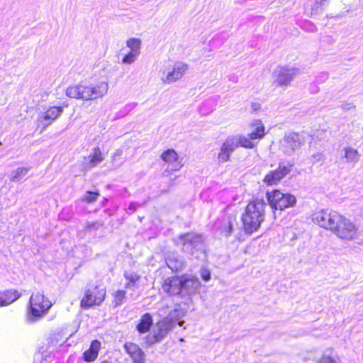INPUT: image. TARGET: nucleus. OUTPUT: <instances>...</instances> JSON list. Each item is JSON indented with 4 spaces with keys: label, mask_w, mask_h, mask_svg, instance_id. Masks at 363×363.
Here are the masks:
<instances>
[{
    "label": "nucleus",
    "mask_w": 363,
    "mask_h": 363,
    "mask_svg": "<svg viewBox=\"0 0 363 363\" xmlns=\"http://www.w3.org/2000/svg\"><path fill=\"white\" fill-rule=\"evenodd\" d=\"M267 204L263 199L250 201L242 215V230L247 235L257 231L264 220L265 208Z\"/></svg>",
    "instance_id": "1"
},
{
    "label": "nucleus",
    "mask_w": 363,
    "mask_h": 363,
    "mask_svg": "<svg viewBox=\"0 0 363 363\" xmlns=\"http://www.w3.org/2000/svg\"><path fill=\"white\" fill-rule=\"evenodd\" d=\"M108 84L106 82L91 84L88 82H81L78 84L69 86L66 95L72 99L83 101L95 100L103 97L108 92Z\"/></svg>",
    "instance_id": "2"
},
{
    "label": "nucleus",
    "mask_w": 363,
    "mask_h": 363,
    "mask_svg": "<svg viewBox=\"0 0 363 363\" xmlns=\"http://www.w3.org/2000/svg\"><path fill=\"white\" fill-rule=\"evenodd\" d=\"M50 301L43 293H33L30 297L26 311V321L35 323L45 316L52 306Z\"/></svg>",
    "instance_id": "3"
},
{
    "label": "nucleus",
    "mask_w": 363,
    "mask_h": 363,
    "mask_svg": "<svg viewBox=\"0 0 363 363\" xmlns=\"http://www.w3.org/2000/svg\"><path fill=\"white\" fill-rule=\"evenodd\" d=\"M178 245H182V250L195 258L205 256V245L203 238L200 234L187 233L182 234L178 238Z\"/></svg>",
    "instance_id": "4"
},
{
    "label": "nucleus",
    "mask_w": 363,
    "mask_h": 363,
    "mask_svg": "<svg viewBox=\"0 0 363 363\" xmlns=\"http://www.w3.org/2000/svg\"><path fill=\"white\" fill-rule=\"evenodd\" d=\"M266 198L268 204L274 211H283L286 208L293 207L296 203V198L289 193H283L279 190L267 191Z\"/></svg>",
    "instance_id": "5"
},
{
    "label": "nucleus",
    "mask_w": 363,
    "mask_h": 363,
    "mask_svg": "<svg viewBox=\"0 0 363 363\" xmlns=\"http://www.w3.org/2000/svg\"><path fill=\"white\" fill-rule=\"evenodd\" d=\"M332 232L342 239L352 240L357 238V228L349 219L340 215V219L335 223Z\"/></svg>",
    "instance_id": "6"
},
{
    "label": "nucleus",
    "mask_w": 363,
    "mask_h": 363,
    "mask_svg": "<svg viewBox=\"0 0 363 363\" xmlns=\"http://www.w3.org/2000/svg\"><path fill=\"white\" fill-rule=\"evenodd\" d=\"M340 219V214L332 210H321L312 215L313 221L319 226L332 231L335 223Z\"/></svg>",
    "instance_id": "7"
},
{
    "label": "nucleus",
    "mask_w": 363,
    "mask_h": 363,
    "mask_svg": "<svg viewBox=\"0 0 363 363\" xmlns=\"http://www.w3.org/2000/svg\"><path fill=\"white\" fill-rule=\"evenodd\" d=\"M294 163L290 161L279 162L278 167L275 170L269 172L264 177L263 182L268 186L276 184L291 172Z\"/></svg>",
    "instance_id": "8"
},
{
    "label": "nucleus",
    "mask_w": 363,
    "mask_h": 363,
    "mask_svg": "<svg viewBox=\"0 0 363 363\" xmlns=\"http://www.w3.org/2000/svg\"><path fill=\"white\" fill-rule=\"evenodd\" d=\"M106 290L104 288L94 286L86 290L80 305L82 308L87 309L96 305H100L104 300Z\"/></svg>",
    "instance_id": "9"
},
{
    "label": "nucleus",
    "mask_w": 363,
    "mask_h": 363,
    "mask_svg": "<svg viewBox=\"0 0 363 363\" xmlns=\"http://www.w3.org/2000/svg\"><path fill=\"white\" fill-rule=\"evenodd\" d=\"M63 113V107L51 106L46 111L39 116L37 122L38 127H41V131L45 130Z\"/></svg>",
    "instance_id": "10"
},
{
    "label": "nucleus",
    "mask_w": 363,
    "mask_h": 363,
    "mask_svg": "<svg viewBox=\"0 0 363 363\" xmlns=\"http://www.w3.org/2000/svg\"><path fill=\"white\" fill-rule=\"evenodd\" d=\"M297 71L295 67H278L274 71V83L279 86H287L297 74Z\"/></svg>",
    "instance_id": "11"
},
{
    "label": "nucleus",
    "mask_w": 363,
    "mask_h": 363,
    "mask_svg": "<svg viewBox=\"0 0 363 363\" xmlns=\"http://www.w3.org/2000/svg\"><path fill=\"white\" fill-rule=\"evenodd\" d=\"M237 223L235 215L229 214L218 219L213 227L215 231H220L221 235L228 238L231 235L234 224Z\"/></svg>",
    "instance_id": "12"
},
{
    "label": "nucleus",
    "mask_w": 363,
    "mask_h": 363,
    "mask_svg": "<svg viewBox=\"0 0 363 363\" xmlns=\"http://www.w3.org/2000/svg\"><path fill=\"white\" fill-rule=\"evenodd\" d=\"M285 144V152L291 155L292 152L298 150L305 143V135L303 133L291 132L286 134L284 138Z\"/></svg>",
    "instance_id": "13"
},
{
    "label": "nucleus",
    "mask_w": 363,
    "mask_h": 363,
    "mask_svg": "<svg viewBox=\"0 0 363 363\" xmlns=\"http://www.w3.org/2000/svg\"><path fill=\"white\" fill-rule=\"evenodd\" d=\"M160 157L168 164V167L164 172L165 176H169V172L178 171L183 165L181 160H179L177 152L174 149H168L164 151Z\"/></svg>",
    "instance_id": "14"
},
{
    "label": "nucleus",
    "mask_w": 363,
    "mask_h": 363,
    "mask_svg": "<svg viewBox=\"0 0 363 363\" xmlns=\"http://www.w3.org/2000/svg\"><path fill=\"white\" fill-rule=\"evenodd\" d=\"M182 278L171 277L164 280L162 284L163 290L169 295L182 296Z\"/></svg>",
    "instance_id": "15"
},
{
    "label": "nucleus",
    "mask_w": 363,
    "mask_h": 363,
    "mask_svg": "<svg viewBox=\"0 0 363 363\" xmlns=\"http://www.w3.org/2000/svg\"><path fill=\"white\" fill-rule=\"evenodd\" d=\"M123 348L131 357L133 363H145V354L138 345L127 342L124 344Z\"/></svg>",
    "instance_id": "16"
},
{
    "label": "nucleus",
    "mask_w": 363,
    "mask_h": 363,
    "mask_svg": "<svg viewBox=\"0 0 363 363\" xmlns=\"http://www.w3.org/2000/svg\"><path fill=\"white\" fill-rule=\"evenodd\" d=\"M182 278V297L190 296L196 292L200 286V281L198 278Z\"/></svg>",
    "instance_id": "17"
},
{
    "label": "nucleus",
    "mask_w": 363,
    "mask_h": 363,
    "mask_svg": "<svg viewBox=\"0 0 363 363\" xmlns=\"http://www.w3.org/2000/svg\"><path fill=\"white\" fill-rule=\"evenodd\" d=\"M187 69V65L182 62H177L174 65L171 72H169L166 78L164 79V83H172L180 79Z\"/></svg>",
    "instance_id": "18"
},
{
    "label": "nucleus",
    "mask_w": 363,
    "mask_h": 363,
    "mask_svg": "<svg viewBox=\"0 0 363 363\" xmlns=\"http://www.w3.org/2000/svg\"><path fill=\"white\" fill-rule=\"evenodd\" d=\"M153 325L152 315L150 313L143 314L136 325V330L140 334L149 332Z\"/></svg>",
    "instance_id": "19"
},
{
    "label": "nucleus",
    "mask_w": 363,
    "mask_h": 363,
    "mask_svg": "<svg viewBox=\"0 0 363 363\" xmlns=\"http://www.w3.org/2000/svg\"><path fill=\"white\" fill-rule=\"evenodd\" d=\"M101 342L98 340L91 341L89 348L83 353V359L86 362H94L99 355Z\"/></svg>",
    "instance_id": "20"
},
{
    "label": "nucleus",
    "mask_w": 363,
    "mask_h": 363,
    "mask_svg": "<svg viewBox=\"0 0 363 363\" xmlns=\"http://www.w3.org/2000/svg\"><path fill=\"white\" fill-rule=\"evenodd\" d=\"M89 161L83 164L85 170L91 169L104 160L102 152L99 147H95L93 152L88 157Z\"/></svg>",
    "instance_id": "21"
},
{
    "label": "nucleus",
    "mask_w": 363,
    "mask_h": 363,
    "mask_svg": "<svg viewBox=\"0 0 363 363\" xmlns=\"http://www.w3.org/2000/svg\"><path fill=\"white\" fill-rule=\"evenodd\" d=\"M173 324L171 321L164 319L157 323L156 330H154L153 332L158 337V338H160V341H162L167 335L168 333L173 328Z\"/></svg>",
    "instance_id": "22"
},
{
    "label": "nucleus",
    "mask_w": 363,
    "mask_h": 363,
    "mask_svg": "<svg viewBox=\"0 0 363 363\" xmlns=\"http://www.w3.org/2000/svg\"><path fill=\"white\" fill-rule=\"evenodd\" d=\"M21 294L16 289L5 291L0 296V306L9 305L18 299Z\"/></svg>",
    "instance_id": "23"
},
{
    "label": "nucleus",
    "mask_w": 363,
    "mask_h": 363,
    "mask_svg": "<svg viewBox=\"0 0 363 363\" xmlns=\"http://www.w3.org/2000/svg\"><path fill=\"white\" fill-rule=\"evenodd\" d=\"M341 157L345 159V162L354 165L359 160L360 155L356 149L351 147H345L342 150Z\"/></svg>",
    "instance_id": "24"
},
{
    "label": "nucleus",
    "mask_w": 363,
    "mask_h": 363,
    "mask_svg": "<svg viewBox=\"0 0 363 363\" xmlns=\"http://www.w3.org/2000/svg\"><path fill=\"white\" fill-rule=\"evenodd\" d=\"M184 315V313L183 310L179 307H177L169 312L168 316L166 318H164V320H168L169 321H171L173 324V326L176 323L182 326V318H183Z\"/></svg>",
    "instance_id": "25"
},
{
    "label": "nucleus",
    "mask_w": 363,
    "mask_h": 363,
    "mask_svg": "<svg viewBox=\"0 0 363 363\" xmlns=\"http://www.w3.org/2000/svg\"><path fill=\"white\" fill-rule=\"evenodd\" d=\"M30 168L20 167L11 172L10 180L13 182L21 181L28 173Z\"/></svg>",
    "instance_id": "26"
},
{
    "label": "nucleus",
    "mask_w": 363,
    "mask_h": 363,
    "mask_svg": "<svg viewBox=\"0 0 363 363\" xmlns=\"http://www.w3.org/2000/svg\"><path fill=\"white\" fill-rule=\"evenodd\" d=\"M253 125L256 126L255 130L250 133V138L254 140L262 138L264 135V127L259 120H255Z\"/></svg>",
    "instance_id": "27"
},
{
    "label": "nucleus",
    "mask_w": 363,
    "mask_h": 363,
    "mask_svg": "<svg viewBox=\"0 0 363 363\" xmlns=\"http://www.w3.org/2000/svg\"><path fill=\"white\" fill-rule=\"evenodd\" d=\"M126 45L130 49V52L140 55L141 47V41L140 39L135 38H130L127 40Z\"/></svg>",
    "instance_id": "28"
},
{
    "label": "nucleus",
    "mask_w": 363,
    "mask_h": 363,
    "mask_svg": "<svg viewBox=\"0 0 363 363\" xmlns=\"http://www.w3.org/2000/svg\"><path fill=\"white\" fill-rule=\"evenodd\" d=\"M222 145L233 153L235 150L239 147V142H238L236 136L228 137Z\"/></svg>",
    "instance_id": "29"
},
{
    "label": "nucleus",
    "mask_w": 363,
    "mask_h": 363,
    "mask_svg": "<svg viewBox=\"0 0 363 363\" xmlns=\"http://www.w3.org/2000/svg\"><path fill=\"white\" fill-rule=\"evenodd\" d=\"M238 142H239V147H243L245 148H253L254 143L252 142L253 140L250 138V134L249 133L247 137L242 135H236Z\"/></svg>",
    "instance_id": "30"
},
{
    "label": "nucleus",
    "mask_w": 363,
    "mask_h": 363,
    "mask_svg": "<svg viewBox=\"0 0 363 363\" xmlns=\"http://www.w3.org/2000/svg\"><path fill=\"white\" fill-rule=\"evenodd\" d=\"M98 191H87L81 198V201L87 203L95 202L99 196Z\"/></svg>",
    "instance_id": "31"
},
{
    "label": "nucleus",
    "mask_w": 363,
    "mask_h": 363,
    "mask_svg": "<svg viewBox=\"0 0 363 363\" xmlns=\"http://www.w3.org/2000/svg\"><path fill=\"white\" fill-rule=\"evenodd\" d=\"M125 291L124 290H118L116 291L113 301L115 308L121 306L123 303L125 299Z\"/></svg>",
    "instance_id": "32"
},
{
    "label": "nucleus",
    "mask_w": 363,
    "mask_h": 363,
    "mask_svg": "<svg viewBox=\"0 0 363 363\" xmlns=\"http://www.w3.org/2000/svg\"><path fill=\"white\" fill-rule=\"evenodd\" d=\"M104 226L103 220H96L94 222H87L85 225V230L87 232L96 231Z\"/></svg>",
    "instance_id": "33"
},
{
    "label": "nucleus",
    "mask_w": 363,
    "mask_h": 363,
    "mask_svg": "<svg viewBox=\"0 0 363 363\" xmlns=\"http://www.w3.org/2000/svg\"><path fill=\"white\" fill-rule=\"evenodd\" d=\"M232 153L225 148L224 146H221L220 151L218 155V160L220 162H225L229 160L230 155Z\"/></svg>",
    "instance_id": "34"
},
{
    "label": "nucleus",
    "mask_w": 363,
    "mask_h": 363,
    "mask_svg": "<svg viewBox=\"0 0 363 363\" xmlns=\"http://www.w3.org/2000/svg\"><path fill=\"white\" fill-rule=\"evenodd\" d=\"M137 103H130L126 104L121 111H119L117 113L118 117H123L128 114L132 110H133L136 106Z\"/></svg>",
    "instance_id": "35"
},
{
    "label": "nucleus",
    "mask_w": 363,
    "mask_h": 363,
    "mask_svg": "<svg viewBox=\"0 0 363 363\" xmlns=\"http://www.w3.org/2000/svg\"><path fill=\"white\" fill-rule=\"evenodd\" d=\"M139 55L133 52H129L122 58V63L130 65L134 62Z\"/></svg>",
    "instance_id": "36"
},
{
    "label": "nucleus",
    "mask_w": 363,
    "mask_h": 363,
    "mask_svg": "<svg viewBox=\"0 0 363 363\" xmlns=\"http://www.w3.org/2000/svg\"><path fill=\"white\" fill-rule=\"evenodd\" d=\"M317 363H341L340 361L334 359L330 355L323 353L321 357L317 361Z\"/></svg>",
    "instance_id": "37"
},
{
    "label": "nucleus",
    "mask_w": 363,
    "mask_h": 363,
    "mask_svg": "<svg viewBox=\"0 0 363 363\" xmlns=\"http://www.w3.org/2000/svg\"><path fill=\"white\" fill-rule=\"evenodd\" d=\"M167 264L168 267L172 269V270L178 271L182 267V261H179L176 259L174 261L172 259H167Z\"/></svg>",
    "instance_id": "38"
},
{
    "label": "nucleus",
    "mask_w": 363,
    "mask_h": 363,
    "mask_svg": "<svg viewBox=\"0 0 363 363\" xmlns=\"http://www.w3.org/2000/svg\"><path fill=\"white\" fill-rule=\"evenodd\" d=\"M124 277L126 280L135 284L136 281H138L140 279V276L135 272H125L124 273Z\"/></svg>",
    "instance_id": "39"
},
{
    "label": "nucleus",
    "mask_w": 363,
    "mask_h": 363,
    "mask_svg": "<svg viewBox=\"0 0 363 363\" xmlns=\"http://www.w3.org/2000/svg\"><path fill=\"white\" fill-rule=\"evenodd\" d=\"M326 0H315V6L312 8V13L317 14L323 11V6L325 5Z\"/></svg>",
    "instance_id": "40"
},
{
    "label": "nucleus",
    "mask_w": 363,
    "mask_h": 363,
    "mask_svg": "<svg viewBox=\"0 0 363 363\" xmlns=\"http://www.w3.org/2000/svg\"><path fill=\"white\" fill-rule=\"evenodd\" d=\"M326 0H315V6L312 8V13L317 14L323 11V6L325 5Z\"/></svg>",
    "instance_id": "41"
},
{
    "label": "nucleus",
    "mask_w": 363,
    "mask_h": 363,
    "mask_svg": "<svg viewBox=\"0 0 363 363\" xmlns=\"http://www.w3.org/2000/svg\"><path fill=\"white\" fill-rule=\"evenodd\" d=\"M200 276L204 281H208L211 279L210 270L204 267H202L200 269Z\"/></svg>",
    "instance_id": "42"
},
{
    "label": "nucleus",
    "mask_w": 363,
    "mask_h": 363,
    "mask_svg": "<svg viewBox=\"0 0 363 363\" xmlns=\"http://www.w3.org/2000/svg\"><path fill=\"white\" fill-rule=\"evenodd\" d=\"M145 341L146 343L149 345H152L161 342L160 338H158L154 332L152 334H150L146 337Z\"/></svg>",
    "instance_id": "43"
},
{
    "label": "nucleus",
    "mask_w": 363,
    "mask_h": 363,
    "mask_svg": "<svg viewBox=\"0 0 363 363\" xmlns=\"http://www.w3.org/2000/svg\"><path fill=\"white\" fill-rule=\"evenodd\" d=\"M328 79V72H321L318 75H317L315 78V82L318 84L323 83Z\"/></svg>",
    "instance_id": "44"
},
{
    "label": "nucleus",
    "mask_w": 363,
    "mask_h": 363,
    "mask_svg": "<svg viewBox=\"0 0 363 363\" xmlns=\"http://www.w3.org/2000/svg\"><path fill=\"white\" fill-rule=\"evenodd\" d=\"M323 160V155L321 152H317L311 156V162L315 164Z\"/></svg>",
    "instance_id": "45"
},
{
    "label": "nucleus",
    "mask_w": 363,
    "mask_h": 363,
    "mask_svg": "<svg viewBox=\"0 0 363 363\" xmlns=\"http://www.w3.org/2000/svg\"><path fill=\"white\" fill-rule=\"evenodd\" d=\"M141 206L142 204L138 202H131L128 206V211H130V213H132Z\"/></svg>",
    "instance_id": "46"
},
{
    "label": "nucleus",
    "mask_w": 363,
    "mask_h": 363,
    "mask_svg": "<svg viewBox=\"0 0 363 363\" xmlns=\"http://www.w3.org/2000/svg\"><path fill=\"white\" fill-rule=\"evenodd\" d=\"M342 107L345 110H350V108L354 107V106L352 104H343Z\"/></svg>",
    "instance_id": "47"
},
{
    "label": "nucleus",
    "mask_w": 363,
    "mask_h": 363,
    "mask_svg": "<svg viewBox=\"0 0 363 363\" xmlns=\"http://www.w3.org/2000/svg\"><path fill=\"white\" fill-rule=\"evenodd\" d=\"M310 90L312 93H315L318 91V89L315 86H313V85H311V88H310Z\"/></svg>",
    "instance_id": "48"
},
{
    "label": "nucleus",
    "mask_w": 363,
    "mask_h": 363,
    "mask_svg": "<svg viewBox=\"0 0 363 363\" xmlns=\"http://www.w3.org/2000/svg\"><path fill=\"white\" fill-rule=\"evenodd\" d=\"M133 286H134V284H133V283H130V281H128L125 285V287L126 289H130L132 288Z\"/></svg>",
    "instance_id": "49"
},
{
    "label": "nucleus",
    "mask_w": 363,
    "mask_h": 363,
    "mask_svg": "<svg viewBox=\"0 0 363 363\" xmlns=\"http://www.w3.org/2000/svg\"><path fill=\"white\" fill-rule=\"evenodd\" d=\"M311 26L312 27V28L311 29V31L316 30V28L314 25H311Z\"/></svg>",
    "instance_id": "50"
},
{
    "label": "nucleus",
    "mask_w": 363,
    "mask_h": 363,
    "mask_svg": "<svg viewBox=\"0 0 363 363\" xmlns=\"http://www.w3.org/2000/svg\"><path fill=\"white\" fill-rule=\"evenodd\" d=\"M107 201V199H104V203H106Z\"/></svg>",
    "instance_id": "51"
},
{
    "label": "nucleus",
    "mask_w": 363,
    "mask_h": 363,
    "mask_svg": "<svg viewBox=\"0 0 363 363\" xmlns=\"http://www.w3.org/2000/svg\"><path fill=\"white\" fill-rule=\"evenodd\" d=\"M107 201V199H104V203H106Z\"/></svg>",
    "instance_id": "52"
}]
</instances>
